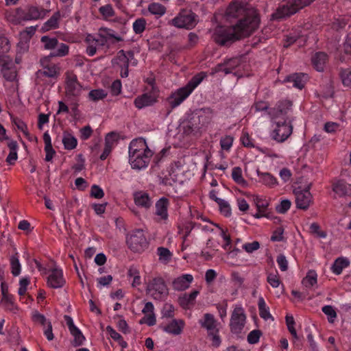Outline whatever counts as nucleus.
Instances as JSON below:
<instances>
[{
	"instance_id": "1",
	"label": "nucleus",
	"mask_w": 351,
	"mask_h": 351,
	"mask_svg": "<svg viewBox=\"0 0 351 351\" xmlns=\"http://www.w3.org/2000/svg\"><path fill=\"white\" fill-rule=\"evenodd\" d=\"M226 14L228 19H236L237 21L230 26L219 25L215 27L213 38L220 45H228L237 40L249 36L258 27L259 14L248 3L234 0L228 7Z\"/></svg>"
},
{
	"instance_id": "2",
	"label": "nucleus",
	"mask_w": 351,
	"mask_h": 351,
	"mask_svg": "<svg viewBox=\"0 0 351 351\" xmlns=\"http://www.w3.org/2000/svg\"><path fill=\"white\" fill-rule=\"evenodd\" d=\"M291 106V101L284 100L278 102L268 112L272 122L270 137L277 143L285 142L293 132V125L288 117Z\"/></svg>"
},
{
	"instance_id": "3",
	"label": "nucleus",
	"mask_w": 351,
	"mask_h": 351,
	"mask_svg": "<svg viewBox=\"0 0 351 351\" xmlns=\"http://www.w3.org/2000/svg\"><path fill=\"white\" fill-rule=\"evenodd\" d=\"M128 149L129 162L132 169L140 170L148 166L154 153L148 147L145 139H133L129 145Z\"/></svg>"
},
{
	"instance_id": "4",
	"label": "nucleus",
	"mask_w": 351,
	"mask_h": 351,
	"mask_svg": "<svg viewBox=\"0 0 351 351\" xmlns=\"http://www.w3.org/2000/svg\"><path fill=\"white\" fill-rule=\"evenodd\" d=\"M206 77V74L204 72H200L195 75L184 86L172 93L167 99L171 110L177 108L186 100Z\"/></svg>"
},
{
	"instance_id": "5",
	"label": "nucleus",
	"mask_w": 351,
	"mask_h": 351,
	"mask_svg": "<svg viewBox=\"0 0 351 351\" xmlns=\"http://www.w3.org/2000/svg\"><path fill=\"white\" fill-rule=\"evenodd\" d=\"M314 0H287L282 3L271 15L273 20H279L296 13Z\"/></svg>"
},
{
	"instance_id": "6",
	"label": "nucleus",
	"mask_w": 351,
	"mask_h": 351,
	"mask_svg": "<svg viewBox=\"0 0 351 351\" xmlns=\"http://www.w3.org/2000/svg\"><path fill=\"white\" fill-rule=\"evenodd\" d=\"M198 23V16L192 10L182 9L179 13L168 22L169 25L178 29L188 30L193 29Z\"/></svg>"
},
{
	"instance_id": "7",
	"label": "nucleus",
	"mask_w": 351,
	"mask_h": 351,
	"mask_svg": "<svg viewBox=\"0 0 351 351\" xmlns=\"http://www.w3.org/2000/svg\"><path fill=\"white\" fill-rule=\"evenodd\" d=\"M201 326L206 329L208 336L212 341L213 346L217 348L221 344V338L219 336V331L217 328V321L213 315L210 313H205L203 317L199 321Z\"/></svg>"
},
{
	"instance_id": "8",
	"label": "nucleus",
	"mask_w": 351,
	"mask_h": 351,
	"mask_svg": "<svg viewBox=\"0 0 351 351\" xmlns=\"http://www.w3.org/2000/svg\"><path fill=\"white\" fill-rule=\"evenodd\" d=\"M128 247L134 252H143L148 246V241L142 229H136L127 238Z\"/></svg>"
},
{
	"instance_id": "9",
	"label": "nucleus",
	"mask_w": 351,
	"mask_h": 351,
	"mask_svg": "<svg viewBox=\"0 0 351 351\" xmlns=\"http://www.w3.org/2000/svg\"><path fill=\"white\" fill-rule=\"evenodd\" d=\"M147 292L154 300H163L169 294L167 287L162 278H155L149 282Z\"/></svg>"
},
{
	"instance_id": "10",
	"label": "nucleus",
	"mask_w": 351,
	"mask_h": 351,
	"mask_svg": "<svg viewBox=\"0 0 351 351\" xmlns=\"http://www.w3.org/2000/svg\"><path fill=\"white\" fill-rule=\"evenodd\" d=\"M246 315L241 306H236L232 311L230 327V330L234 334L240 333L244 328L245 324Z\"/></svg>"
},
{
	"instance_id": "11",
	"label": "nucleus",
	"mask_w": 351,
	"mask_h": 351,
	"mask_svg": "<svg viewBox=\"0 0 351 351\" xmlns=\"http://www.w3.org/2000/svg\"><path fill=\"white\" fill-rule=\"evenodd\" d=\"M42 69L38 71L40 77H47L56 80L60 75V67L55 63L51 62L48 57H45L40 60Z\"/></svg>"
},
{
	"instance_id": "12",
	"label": "nucleus",
	"mask_w": 351,
	"mask_h": 351,
	"mask_svg": "<svg viewBox=\"0 0 351 351\" xmlns=\"http://www.w3.org/2000/svg\"><path fill=\"white\" fill-rule=\"evenodd\" d=\"M1 74L8 82H14L16 79L17 73L14 64L8 56L0 58Z\"/></svg>"
},
{
	"instance_id": "13",
	"label": "nucleus",
	"mask_w": 351,
	"mask_h": 351,
	"mask_svg": "<svg viewBox=\"0 0 351 351\" xmlns=\"http://www.w3.org/2000/svg\"><path fill=\"white\" fill-rule=\"evenodd\" d=\"M170 201L165 197H160L155 204V215L156 221L166 224L169 219L168 208Z\"/></svg>"
},
{
	"instance_id": "14",
	"label": "nucleus",
	"mask_w": 351,
	"mask_h": 351,
	"mask_svg": "<svg viewBox=\"0 0 351 351\" xmlns=\"http://www.w3.org/2000/svg\"><path fill=\"white\" fill-rule=\"evenodd\" d=\"M51 272L47 280V285L52 289H60L64 286L66 280L64 278L63 271L60 267H53L49 269Z\"/></svg>"
},
{
	"instance_id": "15",
	"label": "nucleus",
	"mask_w": 351,
	"mask_h": 351,
	"mask_svg": "<svg viewBox=\"0 0 351 351\" xmlns=\"http://www.w3.org/2000/svg\"><path fill=\"white\" fill-rule=\"evenodd\" d=\"M241 59L240 58H232L225 60L223 63L218 64L215 69V71L237 75L238 69L241 66Z\"/></svg>"
},
{
	"instance_id": "16",
	"label": "nucleus",
	"mask_w": 351,
	"mask_h": 351,
	"mask_svg": "<svg viewBox=\"0 0 351 351\" xmlns=\"http://www.w3.org/2000/svg\"><path fill=\"white\" fill-rule=\"evenodd\" d=\"M48 12L49 10L42 7L30 5L23 12V19L25 21L38 20L44 18Z\"/></svg>"
},
{
	"instance_id": "17",
	"label": "nucleus",
	"mask_w": 351,
	"mask_h": 351,
	"mask_svg": "<svg viewBox=\"0 0 351 351\" xmlns=\"http://www.w3.org/2000/svg\"><path fill=\"white\" fill-rule=\"evenodd\" d=\"M312 202V195L308 189L295 193V204L299 209L306 210Z\"/></svg>"
},
{
	"instance_id": "18",
	"label": "nucleus",
	"mask_w": 351,
	"mask_h": 351,
	"mask_svg": "<svg viewBox=\"0 0 351 351\" xmlns=\"http://www.w3.org/2000/svg\"><path fill=\"white\" fill-rule=\"evenodd\" d=\"M153 94L144 93L137 97L134 101V106L138 109L153 105L156 101V95H155V88L152 86Z\"/></svg>"
},
{
	"instance_id": "19",
	"label": "nucleus",
	"mask_w": 351,
	"mask_h": 351,
	"mask_svg": "<svg viewBox=\"0 0 351 351\" xmlns=\"http://www.w3.org/2000/svg\"><path fill=\"white\" fill-rule=\"evenodd\" d=\"M193 281V276L191 274H182L173 280L172 287L176 291H184L189 287Z\"/></svg>"
},
{
	"instance_id": "20",
	"label": "nucleus",
	"mask_w": 351,
	"mask_h": 351,
	"mask_svg": "<svg viewBox=\"0 0 351 351\" xmlns=\"http://www.w3.org/2000/svg\"><path fill=\"white\" fill-rule=\"evenodd\" d=\"M81 86L75 75H68L66 79V93L72 96L78 95L80 93Z\"/></svg>"
},
{
	"instance_id": "21",
	"label": "nucleus",
	"mask_w": 351,
	"mask_h": 351,
	"mask_svg": "<svg viewBox=\"0 0 351 351\" xmlns=\"http://www.w3.org/2000/svg\"><path fill=\"white\" fill-rule=\"evenodd\" d=\"M308 80V75L303 73H293L287 77V82L293 83V86L300 90L304 87Z\"/></svg>"
},
{
	"instance_id": "22",
	"label": "nucleus",
	"mask_w": 351,
	"mask_h": 351,
	"mask_svg": "<svg viewBox=\"0 0 351 351\" xmlns=\"http://www.w3.org/2000/svg\"><path fill=\"white\" fill-rule=\"evenodd\" d=\"M332 191L339 197L351 195V184L343 180L335 181L332 184Z\"/></svg>"
},
{
	"instance_id": "23",
	"label": "nucleus",
	"mask_w": 351,
	"mask_h": 351,
	"mask_svg": "<svg viewBox=\"0 0 351 351\" xmlns=\"http://www.w3.org/2000/svg\"><path fill=\"white\" fill-rule=\"evenodd\" d=\"M98 36L100 38H106L108 42H110L112 44L123 40L122 36L117 34L112 29L108 27H101L99 30Z\"/></svg>"
},
{
	"instance_id": "24",
	"label": "nucleus",
	"mask_w": 351,
	"mask_h": 351,
	"mask_svg": "<svg viewBox=\"0 0 351 351\" xmlns=\"http://www.w3.org/2000/svg\"><path fill=\"white\" fill-rule=\"evenodd\" d=\"M134 199L136 206L148 209L152 204V198L145 191H138L134 194Z\"/></svg>"
},
{
	"instance_id": "25",
	"label": "nucleus",
	"mask_w": 351,
	"mask_h": 351,
	"mask_svg": "<svg viewBox=\"0 0 351 351\" xmlns=\"http://www.w3.org/2000/svg\"><path fill=\"white\" fill-rule=\"evenodd\" d=\"M184 322L182 319H173L164 326L163 330L173 335H180L184 328Z\"/></svg>"
},
{
	"instance_id": "26",
	"label": "nucleus",
	"mask_w": 351,
	"mask_h": 351,
	"mask_svg": "<svg viewBox=\"0 0 351 351\" xmlns=\"http://www.w3.org/2000/svg\"><path fill=\"white\" fill-rule=\"evenodd\" d=\"M327 60L328 56L324 52L315 53L311 59L313 67L319 72L324 71Z\"/></svg>"
},
{
	"instance_id": "27",
	"label": "nucleus",
	"mask_w": 351,
	"mask_h": 351,
	"mask_svg": "<svg viewBox=\"0 0 351 351\" xmlns=\"http://www.w3.org/2000/svg\"><path fill=\"white\" fill-rule=\"evenodd\" d=\"M214 115L215 112L213 109L204 108L200 110L199 115L195 117L197 119L201 126H206L211 122Z\"/></svg>"
},
{
	"instance_id": "28",
	"label": "nucleus",
	"mask_w": 351,
	"mask_h": 351,
	"mask_svg": "<svg viewBox=\"0 0 351 351\" xmlns=\"http://www.w3.org/2000/svg\"><path fill=\"white\" fill-rule=\"evenodd\" d=\"M201 125L195 117H193L190 120L183 123V131L186 135L196 134L201 128Z\"/></svg>"
},
{
	"instance_id": "29",
	"label": "nucleus",
	"mask_w": 351,
	"mask_h": 351,
	"mask_svg": "<svg viewBox=\"0 0 351 351\" xmlns=\"http://www.w3.org/2000/svg\"><path fill=\"white\" fill-rule=\"evenodd\" d=\"M350 266V261L346 257L336 258L330 267L331 271L335 275H340L343 270Z\"/></svg>"
},
{
	"instance_id": "30",
	"label": "nucleus",
	"mask_w": 351,
	"mask_h": 351,
	"mask_svg": "<svg viewBox=\"0 0 351 351\" xmlns=\"http://www.w3.org/2000/svg\"><path fill=\"white\" fill-rule=\"evenodd\" d=\"M60 18L61 14L60 11L54 12L53 14L43 24L41 30L45 32L58 28Z\"/></svg>"
},
{
	"instance_id": "31",
	"label": "nucleus",
	"mask_w": 351,
	"mask_h": 351,
	"mask_svg": "<svg viewBox=\"0 0 351 351\" xmlns=\"http://www.w3.org/2000/svg\"><path fill=\"white\" fill-rule=\"evenodd\" d=\"M199 291L194 290L190 293H184L183 296L179 298V303L183 308H188L191 305H193Z\"/></svg>"
},
{
	"instance_id": "32",
	"label": "nucleus",
	"mask_w": 351,
	"mask_h": 351,
	"mask_svg": "<svg viewBox=\"0 0 351 351\" xmlns=\"http://www.w3.org/2000/svg\"><path fill=\"white\" fill-rule=\"evenodd\" d=\"M258 176L260 178V181L265 185L269 187H274L278 184L277 179L271 175L270 173L265 172L263 173L260 171H257Z\"/></svg>"
},
{
	"instance_id": "33",
	"label": "nucleus",
	"mask_w": 351,
	"mask_h": 351,
	"mask_svg": "<svg viewBox=\"0 0 351 351\" xmlns=\"http://www.w3.org/2000/svg\"><path fill=\"white\" fill-rule=\"evenodd\" d=\"M11 274L14 276H18L21 272V264L19 261V254H16L11 256L10 258Z\"/></svg>"
},
{
	"instance_id": "34",
	"label": "nucleus",
	"mask_w": 351,
	"mask_h": 351,
	"mask_svg": "<svg viewBox=\"0 0 351 351\" xmlns=\"http://www.w3.org/2000/svg\"><path fill=\"white\" fill-rule=\"evenodd\" d=\"M64 147L66 150H72L77 145V138L69 132H64L62 138Z\"/></svg>"
},
{
	"instance_id": "35",
	"label": "nucleus",
	"mask_w": 351,
	"mask_h": 351,
	"mask_svg": "<svg viewBox=\"0 0 351 351\" xmlns=\"http://www.w3.org/2000/svg\"><path fill=\"white\" fill-rule=\"evenodd\" d=\"M148 11L156 18L161 17L166 12V7L159 3L153 2L149 4L147 8Z\"/></svg>"
},
{
	"instance_id": "36",
	"label": "nucleus",
	"mask_w": 351,
	"mask_h": 351,
	"mask_svg": "<svg viewBox=\"0 0 351 351\" xmlns=\"http://www.w3.org/2000/svg\"><path fill=\"white\" fill-rule=\"evenodd\" d=\"M69 47L68 45L58 42L56 49L51 51L50 57H64L69 54Z\"/></svg>"
},
{
	"instance_id": "37",
	"label": "nucleus",
	"mask_w": 351,
	"mask_h": 351,
	"mask_svg": "<svg viewBox=\"0 0 351 351\" xmlns=\"http://www.w3.org/2000/svg\"><path fill=\"white\" fill-rule=\"evenodd\" d=\"M317 282V274L314 270H310L306 277L302 281V285L306 288H311Z\"/></svg>"
},
{
	"instance_id": "38",
	"label": "nucleus",
	"mask_w": 351,
	"mask_h": 351,
	"mask_svg": "<svg viewBox=\"0 0 351 351\" xmlns=\"http://www.w3.org/2000/svg\"><path fill=\"white\" fill-rule=\"evenodd\" d=\"M258 306L259 311L260 317L265 320L271 317V315L269 312V308L267 306L266 302L263 297H261L258 301Z\"/></svg>"
},
{
	"instance_id": "39",
	"label": "nucleus",
	"mask_w": 351,
	"mask_h": 351,
	"mask_svg": "<svg viewBox=\"0 0 351 351\" xmlns=\"http://www.w3.org/2000/svg\"><path fill=\"white\" fill-rule=\"evenodd\" d=\"M119 140V134L115 132H111L105 137V146L113 150Z\"/></svg>"
},
{
	"instance_id": "40",
	"label": "nucleus",
	"mask_w": 351,
	"mask_h": 351,
	"mask_svg": "<svg viewBox=\"0 0 351 351\" xmlns=\"http://www.w3.org/2000/svg\"><path fill=\"white\" fill-rule=\"evenodd\" d=\"M40 42L43 44V47L45 49L51 50L52 51L56 49L58 40L56 38L43 36L40 38Z\"/></svg>"
},
{
	"instance_id": "41",
	"label": "nucleus",
	"mask_w": 351,
	"mask_h": 351,
	"mask_svg": "<svg viewBox=\"0 0 351 351\" xmlns=\"http://www.w3.org/2000/svg\"><path fill=\"white\" fill-rule=\"evenodd\" d=\"M1 302H3L6 310L15 313L17 311V306L14 302V297L13 295L10 294L2 298Z\"/></svg>"
},
{
	"instance_id": "42",
	"label": "nucleus",
	"mask_w": 351,
	"mask_h": 351,
	"mask_svg": "<svg viewBox=\"0 0 351 351\" xmlns=\"http://www.w3.org/2000/svg\"><path fill=\"white\" fill-rule=\"evenodd\" d=\"M31 319L34 323L40 324L43 327L47 324L49 321L43 314H41L37 310L32 311Z\"/></svg>"
},
{
	"instance_id": "43",
	"label": "nucleus",
	"mask_w": 351,
	"mask_h": 351,
	"mask_svg": "<svg viewBox=\"0 0 351 351\" xmlns=\"http://www.w3.org/2000/svg\"><path fill=\"white\" fill-rule=\"evenodd\" d=\"M26 260L27 264L29 265L30 267H32L33 264L35 265L36 267L40 272L42 275H45L49 273V269L44 266L38 259L32 258L31 259L29 254H27Z\"/></svg>"
},
{
	"instance_id": "44",
	"label": "nucleus",
	"mask_w": 351,
	"mask_h": 351,
	"mask_svg": "<svg viewBox=\"0 0 351 351\" xmlns=\"http://www.w3.org/2000/svg\"><path fill=\"white\" fill-rule=\"evenodd\" d=\"M322 311L326 315H327L328 322L333 324L337 317V312L333 306L330 305H325L322 308Z\"/></svg>"
},
{
	"instance_id": "45",
	"label": "nucleus",
	"mask_w": 351,
	"mask_h": 351,
	"mask_svg": "<svg viewBox=\"0 0 351 351\" xmlns=\"http://www.w3.org/2000/svg\"><path fill=\"white\" fill-rule=\"evenodd\" d=\"M99 12L102 16L103 19L105 20L114 16L115 14V12L110 4H106L105 5L101 6L99 8Z\"/></svg>"
},
{
	"instance_id": "46",
	"label": "nucleus",
	"mask_w": 351,
	"mask_h": 351,
	"mask_svg": "<svg viewBox=\"0 0 351 351\" xmlns=\"http://www.w3.org/2000/svg\"><path fill=\"white\" fill-rule=\"evenodd\" d=\"M107 96V93L103 89L92 90L88 93V97L90 100L97 101L104 99Z\"/></svg>"
},
{
	"instance_id": "47",
	"label": "nucleus",
	"mask_w": 351,
	"mask_h": 351,
	"mask_svg": "<svg viewBox=\"0 0 351 351\" xmlns=\"http://www.w3.org/2000/svg\"><path fill=\"white\" fill-rule=\"evenodd\" d=\"M232 178L239 184H244L246 181L243 178L242 169L239 167H234L232 171Z\"/></svg>"
},
{
	"instance_id": "48",
	"label": "nucleus",
	"mask_w": 351,
	"mask_h": 351,
	"mask_svg": "<svg viewBox=\"0 0 351 351\" xmlns=\"http://www.w3.org/2000/svg\"><path fill=\"white\" fill-rule=\"evenodd\" d=\"M339 76L344 86L351 87V70L350 69H341Z\"/></svg>"
},
{
	"instance_id": "49",
	"label": "nucleus",
	"mask_w": 351,
	"mask_h": 351,
	"mask_svg": "<svg viewBox=\"0 0 351 351\" xmlns=\"http://www.w3.org/2000/svg\"><path fill=\"white\" fill-rule=\"evenodd\" d=\"M146 27V21L144 18L137 19L132 25L133 30L136 34H142Z\"/></svg>"
},
{
	"instance_id": "50",
	"label": "nucleus",
	"mask_w": 351,
	"mask_h": 351,
	"mask_svg": "<svg viewBox=\"0 0 351 351\" xmlns=\"http://www.w3.org/2000/svg\"><path fill=\"white\" fill-rule=\"evenodd\" d=\"M234 138L232 136L226 135L220 140V145L223 150L230 151L232 146Z\"/></svg>"
},
{
	"instance_id": "51",
	"label": "nucleus",
	"mask_w": 351,
	"mask_h": 351,
	"mask_svg": "<svg viewBox=\"0 0 351 351\" xmlns=\"http://www.w3.org/2000/svg\"><path fill=\"white\" fill-rule=\"evenodd\" d=\"M220 213L225 217H228L231 215V208L230 204L224 200L221 199V202H218Z\"/></svg>"
},
{
	"instance_id": "52",
	"label": "nucleus",
	"mask_w": 351,
	"mask_h": 351,
	"mask_svg": "<svg viewBox=\"0 0 351 351\" xmlns=\"http://www.w3.org/2000/svg\"><path fill=\"white\" fill-rule=\"evenodd\" d=\"M30 283V279L29 277H23L19 280V288L18 290V293L20 296H23L25 295L27 287Z\"/></svg>"
},
{
	"instance_id": "53",
	"label": "nucleus",
	"mask_w": 351,
	"mask_h": 351,
	"mask_svg": "<svg viewBox=\"0 0 351 351\" xmlns=\"http://www.w3.org/2000/svg\"><path fill=\"white\" fill-rule=\"evenodd\" d=\"M267 281L273 288L278 287L281 283L277 271L275 274H269L267 277Z\"/></svg>"
},
{
	"instance_id": "54",
	"label": "nucleus",
	"mask_w": 351,
	"mask_h": 351,
	"mask_svg": "<svg viewBox=\"0 0 351 351\" xmlns=\"http://www.w3.org/2000/svg\"><path fill=\"white\" fill-rule=\"evenodd\" d=\"M291 206V202L290 200L283 199L276 206V210L280 214H285L290 209Z\"/></svg>"
},
{
	"instance_id": "55",
	"label": "nucleus",
	"mask_w": 351,
	"mask_h": 351,
	"mask_svg": "<svg viewBox=\"0 0 351 351\" xmlns=\"http://www.w3.org/2000/svg\"><path fill=\"white\" fill-rule=\"evenodd\" d=\"M90 195L95 199H101L104 196V192L99 186L93 184L91 186Z\"/></svg>"
},
{
	"instance_id": "56",
	"label": "nucleus",
	"mask_w": 351,
	"mask_h": 351,
	"mask_svg": "<svg viewBox=\"0 0 351 351\" xmlns=\"http://www.w3.org/2000/svg\"><path fill=\"white\" fill-rule=\"evenodd\" d=\"M240 141L242 145L245 147L251 148L254 147L253 139L250 136L247 132H243Z\"/></svg>"
},
{
	"instance_id": "57",
	"label": "nucleus",
	"mask_w": 351,
	"mask_h": 351,
	"mask_svg": "<svg viewBox=\"0 0 351 351\" xmlns=\"http://www.w3.org/2000/svg\"><path fill=\"white\" fill-rule=\"evenodd\" d=\"M311 232L316 234L318 237L325 239L327 237V234L325 231L320 229V226L317 223H313L310 226Z\"/></svg>"
},
{
	"instance_id": "58",
	"label": "nucleus",
	"mask_w": 351,
	"mask_h": 351,
	"mask_svg": "<svg viewBox=\"0 0 351 351\" xmlns=\"http://www.w3.org/2000/svg\"><path fill=\"white\" fill-rule=\"evenodd\" d=\"M261 332L258 330H253L247 335V341L250 344H255L259 341Z\"/></svg>"
},
{
	"instance_id": "59",
	"label": "nucleus",
	"mask_w": 351,
	"mask_h": 351,
	"mask_svg": "<svg viewBox=\"0 0 351 351\" xmlns=\"http://www.w3.org/2000/svg\"><path fill=\"white\" fill-rule=\"evenodd\" d=\"M175 308L171 304L166 303L162 310V316L167 318H171L174 316Z\"/></svg>"
},
{
	"instance_id": "60",
	"label": "nucleus",
	"mask_w": 351,
	"mask_h": 351,
	"mask_svg": "<svg viewBox=\"0 0 351 351\" xmlns=\"http://www.w3.org/2000/svg\"><path fill=\"white\" fill-rule=\"evenodd\" d=\"M122 89L121 82L119 80H114L110 86V93L113 96L119 95Z\"/></svg>"
},
{
	"instance_id": "61",
	"label": "nucleus",
	"mask_w": 351,
	"mask_h": 351,
	"mask_svg": "<svg viewBox=\"0 0 351 351\" xmlns=\"http://www.w3.org/2000/svg\"><path fill=\"white\" fill-rule=\"evenodd\" d=\"M117 59L121 64L120 66L129 67L130 64L128 62L125 51L123 49L119 51L117 53Z\"/></svg>"
},
{
	"instance_id": "62",
	"label": "nucleus",
	"mask_w": 351,
	"mask_h": 351,
	"mask_svg": "<svg viewBox=\"0 0 351 351\" xmlns=\"http://www.w3.org/2000/svg\"><path fill=\"white\" fill-rule=\"evenodd\" d=\"M158 254L160 257V259L164 261H169L172 255L171 252L167 248L163 247H160L158 248Z\"/></svg>"
},
{
	"instance_id": "63",
	"label": "nucleus",
	"mask_w": 351,
	"mask_h": 351,
	"mask_svg": "<svg viewBox=\"0 0 351 351\" xmlns=\"http://www.w3.org/2000/svg\"><path fill=\"white\" fill-rule=\"evenodd\" d=\"M276 262L278 265L280 269L282 271H285L288 269V262L285 255L280 254L277 256Z\"/></svg>"
},
{
	"instance_id": "64",
	"label": "nucleus",
	"mask_w": 351,
	"mask_h": 351,
	"mask_svg": "<svg viewBox=\"0 0 351 351\" xmlns=\"http://www.w3.org/2000/svg\"><path fill=\"white\" fill-rule=\"evenodd\" d=\"M284 229L281 227L276 228L272 233L271 237V241H282L284 239L283 237Z\"/></svg>"
}]
</instances>
